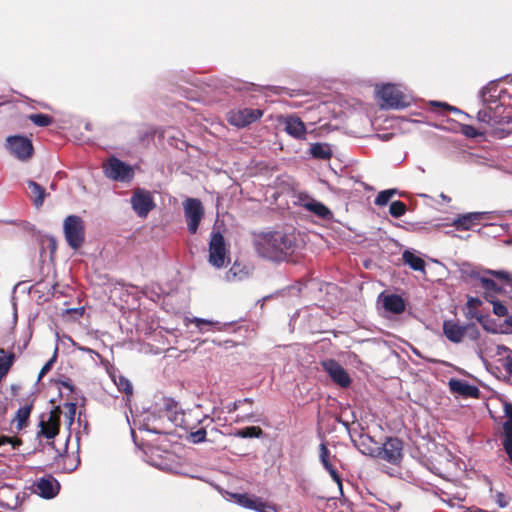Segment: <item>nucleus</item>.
I'll return each instance as SVG.
<instances>
[{
    "label": "nucleus",
    "instance_id": "c85d7f7f",
    "mask_svg": "<svg viewBox=\"0 0 512 512\" xmlns=\"http://www.w3.org/2000/svg\"><path fill=\"white\" fill-rule=\"evenodd\" d=\"M31 409V405H25L17 410L15 420L17 421L18 429H22L26 425V422L31 413Z\"/></svg>",
    "mask_w": 512,
    "mask_h": 512
},
{
    "label": "nucleus",
    "instance_id": "b1692460",
    "mask_svg": "<svg viewBox=\"0 0 512 512\" xmlns=\"http://www.w3.org/2000/svg\"><path fill=\"white\" fill-rule=\"evenodd\" d=\"M501 110L502 105H496L495 109L488 108L484 106V109H481L477 113V120L481 123H485L488 125H494L500 121L501 118Z\"/></svg>",
    "mask_w": 512,
    "mask_h": 512
},
{
    "label": "nucleus",
    "instance_id": "6e6552de",
    "mask_svg": "<svg viewBox=\"0 0 512 512\" xmlns=\"http://www.w3.org/2000/svg\"><path fill=\"white\" fill-rule=\"evenodd\" d=\"M183 210L187 229L190 234H195L204 217L205 211L201 201L197 198H187L183 202Z\"/></svg>",
    "mask_w": 512,
    "mask_h": 512
},
{
    "label": "nucleus",
    "instance_id": "2eb2a0df",
    "mask_svg": "<svg viewBox=\"0 0 512 512\" xmlns=\"http://www.w3.org/2000/svg\"><path fill=\"white\" fill-rule=\"evenodd\" d=\"M232 497L235 499L238 505L247 509L255 510L257 512L276 511L275 506L267 504L259 497L249 496L246 493H236L233 494Z\"/></svg>",
    "mask_w": 512,
    "mask_h": 512
},
{
    "label": "nucleus",
    "instance_id": "dca6fc26",
    "mask_svg": "<svg viewBox=\"0 0 512 512\" xmlns=\"http://www.w3.org/2000/svg\"><path fill=\"white\" fill-rule=\"evenodd\" d=\"M36 492L45 499L54 498L60 489L58 481L52 476L40 478L36 484Z\"/></svg>",
    "mask_w": 512,
    "mask_h": 512
},
{
    "label": "nucleus",
    "instance_id": "ddd939ff",
    "mask_svg": "<svg viewBox=\"0 0 512 512\" xmlns=\"http://www.w3.org/2000/svg\"><path fill=\"white\" fill-rule=\"evenodd\" d=\"M299 202L304 209H306L307 211L314 214L320 219L330 220L333 218L332 211L326 205L310 197L309 195L301 194L299 197Z\"/></svg>",
    "mask_w": 512,
    "mask_h": 512
},
{
    "label": "nucleus",
    "instance_id": "e433bc0d",
    "mask_svg": "<svg viewBox=\"0 0 512 512\" xmlns=\"http://www.w3.org/2000/svg\"><path fill=\"white\" fill-rule=\"evenodd\" d=\"M114 382L117 385L119 390L123 391L127 395L132 394L133 387H132L131 382L127 378H125L123 376H119L118 380L115 379Z\"/></svg>",
    "mask_w": 512,
    "mask_h": 512
},
{
    "label": "nucleus",
    "instance_id": "412c9836",
    "mask_svg": "<svg viewBox=\"0 0 512 512\" xmlns=\"http://www.w3.org/2000/svg\"><path fill=\"white\" fill-rule=\"evenodd\" d=\"M285 131L295 139H304L306 135L305 124L299 117L288 116L284 119Z\"/></svg>",
    "mask_w": 512,
    "mask_h": 512
},
{
    "label": "nucleus",
    "instance_id": "a211bd4d",
    "mask_svg": "<svg viewBox=\"0 0 512 512\" xmlns=\"http://www.w3.org/2000/svg\"><path fill=\"white\" fill-rule=\"evenodd\" d=\"M401 451V442L398 439L390 438L383 444L379 455L382 459L395 464L401 459Z\"/></svg>",
    "mask_w": 512,
    "mask_h": 512
},
{
    "label": "nucleus",
    "instance_id": "49530a36",
    "mask_svg": "<svg viewBox=\"0 0 512 512\" xmlns=\"http://www.w3.org/2000/svg\"><path fill=\"white\" fill-rule=\"evenodd\" d=\"M503 369L510 375H512V354L504 359Z\"/></svg>",
    "mask_w": 512,
    "mask_h": 512
},
{
    "label": "nucleus",
    "instance_id": "f8f14e48",
    "mask_svg": "<svg viewBox=\"0 0 512 512\" xmlns=\"http://www.w3.org/2000/svg\"><path fill=\"white\" fill-rule=\"evenodd\" d=\"M263 113L259 109L241 108L229 113V122L237 127H245L262 117Z\"/></svg>",
    "mask_w": 512,
    "mask_h": 512
},
{
    "label": "nucleus",
    "instance_id": "6ab92c4d",
    "mask_svg": "<svg viewBox=\"0 0 512 512\" xmlns=\"http://www.w3.org/2000/svg\"><path fill=\"white\" fill-rule=\"evenodd\" d=\"M378 300L381 302L385 311L391 314H401L405 310V302L399 295H385L384 293H381Z\"/></svg>",
    "mask_w": 512,
    "mask_h": 512
},
{
    "label": "nucleus",
    "instance_id": "8fccbe9b",
    "mask_svg": "<svg viewBox=\"0 0 512 512\" xmlns=\"http://www.w3.org/2000/svg\"><path fill=\"white\" fill-rule=\"evenodd\" d=\"M466 316L468 318H470V319H472V318L479 319V316H478V313H477V309H473V308H467Z\"/></svg>",
    "mask_w": 512,
    "mask_h": 512
},
{
    "label": "nucleus",
    "instance_id": "20e7f679",
    "mask_svg": "<svg viewBox=\"0 0 512 512\" xmlns=\"http://www.w3.org/2000/svg\"><path fill=\"white\" fill-rule=\"evenodd\" d=\"M63 232L69 247L79 249L85 240V224L81 217L69 215L64 219Z\"/></svg>",
    "mask_w": 512,
    "mask_h": 512
},
{
    "label": "nucleus",
    "instance_id": "1a4fd4ad",
    "mask_svg": "<svg viewBox=\"0 0 512 512\" xmlns=\"http://www.w3.org/2000/svg\"><path fill=\"white\" fill-rule=\"evenodd\" d=\"M6 148L15 158L26 161L33 153V146L25 136L13 135L6 139Z\"/></svg>",
    "mask_w": 512,
    "mask_h": 512
},
{
    "label": "nucleus",
    "instance_id": "9b49d317",
    "mask_svg": "<svg viewBox=\"0 0 512 512\" xmlns=\"http://www.w3.org/2000/svg\"><path fill=\"white\" fill-rule=\"evenodd\" d=\"M498 212H469L463 215L457 216L452 224L458 230H469L474 225L480 223L483 219H492Z\"/></svg>",
    "mask_w": 512,
    "mask_h": 512
},
{
    "label": "nucleus",
    "instance_id": "603ef678",
    "mask_svg": "<svg viewBox=\"0 0 512 512\" xmlns=\"http://www.w3.org/2000/svg\"><path fill=\"white\" fill-rule=\"evenodd\" d=\"M377 136H378L381 140H383V141H387V140H389V139L391 138V136H392V135H391V134L386 133V134H381V135H380V134H378Z\"/></svg>",
    "mask_w": 512,
    "mask_h": 512
},
{
    "label": "nucleus",
    "instance_id": "c756f323",
    "mask_svg": "<svg viewBox=\"0 0 512 512\" xmlns=\"http://www.w3.org/2000/svg\"><path fill=\"white\" fill-rule=\"evenodd\" d=\"M14 362V354L0 356V381L6 376Z\"/></svg>",
    "mask_w": 512,
    "mask_h": 512
},
{
    "label": "nucleus",
    "instance_id": "cd10ccee",
    "mask_svg": "<svg viewBox=\"0 0 512 512\" xmlns=\"http://www.w3.org/2000/svg\"><path fill=\"white\" fill-rule=\"evenodd\" d=\"M28 187L30 189L31 197L33 198L35 206H41L44 201L45 190L38 183L32 180L28 181Z\"/></svg>",
    "mask_w": 512,
    "mask_h": 512
},
{
    "label": "nucleus",
    "instance_id": "72a5a7b5",
    "mask_svg": "<svg viewBox=\"0 0 512 512\" xmlns=\"http://www.w3.org/2000/svg\"><path fill=\"white\" fill-rule=\"evenodd\" d=\"M406 212V205L402 201H393L389 207V213L394 218L403 216Z\"/></svg>",
    "mask_w": 512,
    "mask_h": 512
},
{
    "label": "nucleus",
    "instance_id": "bb28decb",
    "mask_svg": "<svg viewBox=\"0 0 512 512\" xmlns=\"http://www.w3.org/2000/svg\"><path fill=\"white\" fill-rule=\"evenodd\" d=\"M263 434V431L258 426H249L243 429H238L231 433L232 436L237 438H259Z\"/></svg>",
    "mask_w": 512,
    "mask_h": 512
},
{
    "label": "nucleus",
    "instance_id": "4c0bfd02",
    "mask_svg": "<svg viewBox=\"0 0 512 512\" xmlns=\"http://www.w3.org/2000/svg\"><path fill=\"white\" fill-rule=\"evenodd\" d=\"M186 322H191V323H194L196 325V327L199 329L200 332H205V329H204V326H207V325H219L218 322H213V321H210V320H206V319H202V318H198V317H194V318H186L185 319Z\"/></svg>",
    "mask_w": 512,
    "mask_h": 512
},
{
    "label": "nucleus",
    "instance_id": "c9c22d12",
    "mask_svg": "<svg viewBox=\"0 0 512 512\" xmlns=\"http://www.w3.org/2000/svg\"><path fill=\"white\" fill-rule=\"evenodd\" d=\"M487 301L492 304V306H493V313L495 315H497L499 317H504V316L508 315L507 307L502 302L497 300V298H494V299H491V300H487Z\"/></svg>",
    "mask_w": 512,
    "mask_h": 512
},
{
    "label": "nucleus",
    "instance_id": "7c9ffc66",
    "mask_svg": "<svg viewBox=\"0 0 512 512\" xmlns=\"http://www.w3.org/2000/svg\"><path fill=\"white\" fill-rule=\"evenodd\" d=\"M397 192V189L383 190L378 193L374 202L377 206H385Z\"/></svg>",
    "mask_w": 512,
    "mask_h": 512
},
{
    "label": "nucleus",
    "instance_id": "9d476101",
    "mask_svg": "<svg viewBox=\"0 0 512 512\" xmlns=\"http://www.w3.org/2000/svg\"><path fill=\"white\" fill-rule=\"evenodd\" d=\"M324 371L339 386L345 388L351 383V379L346 370L335 360L326 359L321 363Z\"/></svg>",
    "mask_w": 512,
    "mask_h": 512
},
{
    "label": "nucleus",
    "instance_id": "a18cd8bd",
    "mask_svg": "<svg viewBox=\"0 0 512 512\" xmlns=\"http://www.w3.org/2000/svg\"><path fill=\"white\" fill-rule=\"evenodd\" d=\"M482 304L479 298L470 297L467 300V308L477 309Z\"/></svg>",
    "mask_w": 512,
    "mask_h": 512
},
{
    "label": "nucleus",
    "instance_id": "ea45409f",
    "mask_svg": "<svg viewBox=\"0 0 512 512\" xmlns=\"http://www.w3.org/2000/svg\"><path fill=\"white\" fill-rule=\"evenodd\" d=\"M5 444H10L13 449H17L22 444V441L18 438L0 435V446Z\"/></svg>",
    "mask_w": 512,
    "mask_h": 512
},
{
    "label": "nucleus",
    "instance_id": "37998d69",
    "mask_svg": "<svg viewBox=\"0 0 512 512\" xmlns=\"http://www.w3.org/2000/svg\"><path fill=\"white\" fill-rule=\"evenodd\" d=\"M56 360V351L54 352L53 357L46 362V364L42 367V369L39 372L38 379L40 380L52 367Z\"/></svg>",
    "mask_w": 512,
    "mask_h": 512
},
{
    "label": "nucleus",
    "instance_id": "a878e982",
    "mask_svg": "<svg viewBox=\"0 0 512 512\" xmlns=\"http://www.w3.org/2000/svg\"><path fill=\"white\" fill-rule=\"evenodd\" d=\"M403 261L406 265H408L411 269L415 271H425V262L422 258L415 255L413 252L409 250H405L402 255Z\"/></svg>",
    "mask_w": 512,
    "mask_h": 512
},
{
    "label": "nucleus",
    "instance_id": "58836bf2",
    "mask_svg": "<svg viewBox=\"0 0 512 512\" xmlns=\"http://www.w3.org/2000/svg\"><path fill=\"white\" fill-rule=\"evenodd\" d=\"M496 354L499 356V363L503 367L504 359L512 354V350L506 346L499 345L496 348Z\"/></svg>",
    "mask_w": 512,
    "mask_h": 512
},
{
    "label": "nucleus",
    "instance_id": "864d4df0",
    "mask_svg": "<svg viewBox=\"0 0 512 512\" xmlns=\"http://www.w3.org/2000/svg\"><path fill=\"white\" fill-rule=\"evenodd\" d=\"M441 198H442L443 200H446V201H449V200H450V199H449V197H448V196H446V195H445V194H443V193L441 194Z\"/></svg>",
    "mask_w": 512,
    "mask_h": 512
},
{
    "label": "nucleus",
    "instance_id": "7ed1b4c3",
    "mask_svg": "<svg viewBox=\"0 0 512 512\" xmlns=\"http://www.w3.org/2000/svg\"><path fill=\"white\" fill-rule=\"evenodd\" d=\"M376 93L381 100V107L385 109H403L411 104L412 96L401 85L384 84L377 87Z\"/></svg>",
    "mask_w": 512,
    "mask_h": 512
},
{
    "label": "nucleus",
    "instance_id": "39448f33",
    "mask_svg": "<svg viewBox=\"0 0 512 512\" xmlns=\"http://www.w3.org/2000/svg\"><path fill=\"white\" fill-rule=\"evenodd\" d=\"M208 262L215 268L225 266L228 259V246L224 236L219 231H212L209 241Z\"/></svg>",
    "mask_w": 512,
    "mask_h": 512
},
{
    "label": "nucleus",
    "instance_id": "6e6d98bb",
    "mask_svg": "<svg viewBox=\"0 0 512 512\" xmlns=\"http://www.w3.org/2000/svg\"><path fill=\"white\" fill-rule=\"evenodd\" d=\"M509 292L511 293V296H510V297H511V299H512V290H511V289H509Z\"/></svg>",
    "mask_w": 512,
    "mask_h": 512
},
{
    "label": "nucleus",
    "instance_id": "f257e3e1",
    "mask_svg": "<svg viewBox=\"0 0 512 512\" xmlns=\"http://www.w3.org/2000/svg\"><path fill=\"white\" fill-rule=\"evenodd\" d=\"M257 254L267 260L281 262L287 260L296 249V237L281 231L261 232L254 236Z\"/></svg>",
    "mask_w": 512,
    "mask_h": 512
},
{
    "label": "nucleus",
    "instance_id": "de8ad7c7",
    "mask_svg": "<svg viewBox=\"0 0 512 512\" xmlns=\"http://www.w3.org/2000/svg\"><path fill=\"white\" fill-rule=\"evenodd\" d=\"M68 418H69V424H72L76 412V405L74 403H68Z\"/></svg>",
    "mask_w": 512,
    "mask_h": 512
},
{
    "label": "nucleus",
    "instance_id": "3c124183",
    "mask_svg": "<svg viewBox=\"0 0 512 512\" xmlns=\"http://www.w3.org/2000/svg\"><path fill=\"white\" fill-rule=\"evenodd\" d=\"M73 345H74L78 350H80V351L87 352V353H95V354H96V352H95L94 350L90 349V348L83 347V346H78V345H76L75 343H74Z\"/></svg>",
    "mask_w": 512,
    "mask_h": 512
},
{
    "label": "nucleus",
    "instance_id": "393cba45",
    "mask_svg": "<svg viewBox=\"0 0 512 512\" xmlns=\"http://www.w3.org/2000/svg\"><path fill=\"white\" fill-rule=\"evenodd\" d=\"M309 152L313 158L328 160L332 156L331 146L327 143H313L310 145Z\"/></svg>",
    "mask_w": 512,
    "mask_h": 512
},
{
    "label": "nucleus",
    "instance_id": "79ce46f5",
    "mask_svg": "<svg viewBox=\"0 0 512 512\" xmlns=\"http://www.w3.org/2000/svg\"><path fill=\"white\" fill-rule=\"evenodd\" d=\"M431 105L442 107V108L447 109V110H449V111H451V112H453L455 114H462V115H464L466 117H469L468 114L462 112L459 108L454 107V106H450L449 104L444 103V102L433 101V102H431Z\"/></svg>",
    "mask_w": 512,
    "mask_h": 512
},
{
    "label": "nucleus",
    "instance_id": "4be33fe9",
    "mask_svg": "<svg viewBox=\"0 0 512 512\" xmlns=\"http://www.w3.org/2000/svg\"><path fill=\"white\" fill-rule=\"evenodd\" d=\"M320 461H321L323 467L329 472L333 481L337 484L340 494H342L341 477L339 476L338 472L333 467V465L330 461L329 451L324 443L320 444Z\"/></svg>",
    "mask_w": 512,
    "mask_h": 512
},
{
    "label": "nucleus",
    "instance_id": "aec40b11",
    "mask_svg": "<svg viewBox=\"0 0 512 512\" xmlns=\"http://www.w3.org/2000/svg\"><path fill=\"white\" fill-rule=\"evenodd\" d=\"M40 430L38 436H44L47 439L54 438L59 431V420L55 413L51 412L48 419H42L39 423Z\"/></svg>",
    "mask_w": 512,
    "mask_h": 512
},
{
    "label": "nucleus",
    "instance_id": "4468645a",
    "mask_svg": "<svg viewBox=\"0 0 512 512\" xmlns=\"http://www.w3.org/2000/svg\"><path fill=\"white\" fill-rule=\"evenodd\" d=\"M475 328L474 324L461 325L454 320H446L443 323V333L445 337L453 343H460L466 333Z\"/></svg>",
    "mask_w": 512,
    "mask_h": 512
},
{
    "label": "nucleus",
    "instance_id": "f3484780",
    "mask_svg": "<svg viewBox=\"0 0 512 512\" xmlns=\"http://www.w3.org/2000/svg\"><path fill=\"white\" fill-rule=\"evenodd\" d=\"M500 91L494 82H490L479 92V98L483 106L495 109L496 105H502L499 99Z\"/></svg>",
    "mask_w": 512,
    "mask_h": 512
},
{
    "label": "nucleus",
    "instance_id": "c03bdc74",
    "mask_svg": "<svg viewBox=\"0 0 512 512\" xmlns=\"http://www.w3.org/2000/svg\"><path fill=\"white\" fill-rule=\"evenodd\" d=\"M247 402H251V400L248 398H245L243 400H238V401H235V402L227 405L226 408H227L228 413H232V412L236 411L240 407L241 404L247 403Z\"/></svg>",
    "mask_w": 512,
    "mask_h": 512
},
{
    "label": "nucleus",
    "instance_id": "423d86ee",
    "mask_svg": "<svg viewBox=\"0 0 512 512\" xmlns=\"http://www.w3.org/2000/svg\"><path fill=\"white\" fill-rule=\"evenodd\" d=\"M103 171L105 176L113 181L130 182L134 178L133 167L114 156L103 163Z\"/></svg>",
    "mask_w": 512,
    "mask_h": 512
},
{
    "label": "nucleus",
    "instance_id": "5fc2aeb1",
    "mask_svg": "<svg viewBox=\"0 0 512 512\" xmlns=\"http://www.w3.org/2000/svg\"><path fill=\"white\" fill-rule=\"evenodd\" d=\"M506 323L509 324V325H512V316L509 317L507 320H506Z\"/></svg>",
    "mask_w": 512,
    "mask_h": 512
},
{
    "label": "nucleus",
    "instance_id": "f704fd0d",
    "mask_svg": "<svg viewBox=\"0 0 512 512\" xmlns=\"http://www.w3.org/2000/svg\"><path fill=\"white\" fill-rule=\"evenodd\" d=\"M147 422L143 423L142 428L152 433H161V427L156 424L159 421L154 415H148Z\"/></svg>",
    "mask_w": 512,
    "mask_h": 512
},
{
    "label": "nucleus",
    "instance_id": "0eeeda50",
    "mask_svg": "<svg viewBox=\"0 0 512 512\" xmlns=\"http://www.w3.org/2000/svg\"><path fill=\"white\" fill-rule=\"evenodd\" d=\"M130 204L135 214L143 219L146 218L156 206L152 193L143 188L133 190Z\"/></svg>",
    "mask_w": 512,
    "mask_h": 512
},
{
    "label": "nucleus",
    "instance_id": "2f4dec72",
    "mask_svg": "<svg viewBox=\"0 0 512 512\" xmlns=\"http://www.w3.org/2000/svg\"><path fill=\"white\" fill-rule=\"evenodd\" d=\"M246 275V272L243 271L241 264L234 263L229 271L226 273V279L228 281L233 280H241Z\"/></svg>",
    "mask_w": 512,
    "mask_h": 512
},
{
    "label": "nucleus",
    "instance_id": "a19ab883",
    "mask_svg": "<svg viewBox=\"0 0 512 512\" xmlns=\"http://www.w3.org/2000/svg\"><path fill=\"white\" fill-rule=\"evenodd\" d=\"M190 439L193 443H201L206 439V430L201 428L195 432L190 433Z\"/></svg>",
    "mask_w": 512,
    "mask_h": 512
},
{
    "label": "nucleus",
    "instance_id": "f03ea898",
    "mask_svg": "<svg viewBox=\"0 0 512 512\" xmlns=\"http://www.w3.org/2000/svg\"><path fill=\"white\" fill-rule=\"evenodd\" d=\"M479 282L484 289V298L491 300L498 295L512 290V274L505 270L487 269L479 276Z\"/></svg>",
    "mask_w": 512,
    "mask_h": 512
},
{
    "label": "nucleus",
    "instance_id": "473e14b6",
    "mask_svg": "<svg viewBox=\"0 0 512 512\" xmlns=\"http://www.w3.org/2000/svg\"><path fill=\"white\" fill-rule=\"evenodd\" d=\"M28 118L33 124L39 127H46L52 123V118L46 114H31Z\"/></svg>",
    "mask_w": 512,
    "mask_h": 512
},
{
    "label": "nucleus",
    "instance_id": "09e8293b",
    "mask_svg": "<svg viewBox=\"0 0 512 512\" xmlns=\"http://www.w3.org/2000/svg\"><path fill=\"white\" fill-rule=\"evenodd\" d=\"M463 132L468 137H476L477 136L476 129L469 125L463 126Z\"/></svg>",
    "mask_w": 512,
    "mask_h": 512
},
{
    "label": "nucleus",
    "instance_id": "5701e85b",
    "mask_svg": "<svg viewBox=\"0 0 512 512\" xmlns=\"http://www.w3.org/2000/svg\"><path fill=\"white\" fill-rule=\"evenodd\" d=\"M449 386L451 391L462 396L478 397L479 395V389L476 386L470 385L463 380L451 379Z\"/></svg>",
    "mask_w": 512,
    "mask_h": 512
}]
</instances>
